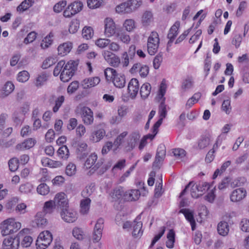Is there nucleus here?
I'll use <instances>...</instances> for the list:
<instances>
[{"mask_svg": "<svg viewBox=\"0 0 249 249\" xmlns=\"http://www.w3.org/2000/svg\"><path fill=\"white\" fill-rule=\"evenodd\" d=\"M105 132L103 129L98 130L93 132L90 136V141L93 142H96L103 138Z\"/></svg>", "mask_w": 249, "mask_h": 249, "instance_id": "c756f323", "label": "nucleus"}, {"mask_svg": "<svg viewBox=\"0 0 249 249\" xmlns=\"http://www.w3.org/2000/svg\"><path fill=\"white\" fill-rule=\"evenodd\" d=\"M36 191L40 195L45 196L49 193L50 188L46 183H43L38 186Z\"/></svg>", "mask_w": 249, "mask_h": 249, "instance_id": "37998d69", "label": "nucleus"}, {"mask_svg": "<svg viewBox=\"0 0 249 249\" xmlns=\"http://www.w3.org/2000/svg\"><path fill=\"white\" fill-rule=\"evenodd\" d=\"M160 44V38L158 33L152 31L147 39V51L150 55H154L157 52Z\"/></svg>", "mask_w": 249, "mask_h": 249, "instance_id": "39448f33", "label": "nucleus"}, {"mask_svg": "<svg viewBox=\"0 0 249 249\" xmlns=\"http://www.w3.org/2000/svg\"><path fill=\"white\" fill-rule=\"evenodd\" d=\"M102 55L105 60L112 67H117L121 63L120 57L110 51L105 50L102 52Z\"/></svg>", "mask_w": 249, "mask_h": 249, "instance_id": "6e6552de", "label": "nucleus"}, {"mask_svg": "<svg viewBox=\"0 0 249 249\" xmlns=\"http://www.w3.org/2000/svg\"><path fill=\"white\" fill-rule=\"evenodd\" d=\"M127 135V132L124 131L120 134L115 140L113 144L116 147V149L118 148L122 144L124 138Z\"/></svg>", "mask_w": 249, "mask_h": 249, "instance_id": "4d7b16f0", "label": "nucleus"}, {"mask_svg": "<svg viewBox=\"0 0 249 249\" xmlns=\"http://www.w3.org/2000/svg\"><path fill=\"white\" fill-rule=\"evenodd\" d=\"M110 40L107 38H99L95 42V44L100 48H104L110 44Z\"/></svg>", "mask_w": 249, "mask_h": 249, "instance_id": "bf43d9fd", "label": "nucleus"}, {"mask_svg": "<svg viewBox=\"0 0 249 249\" xmlns=\"http://www.w3.org/2000/svg\"><path fill=\"white\" fill-rule=\"evenodd\" d=\"M76 172V166L72 163H70L66 167L65 173L68 176L74 175Z\"/></svg>", "mask_w": 249, "mask_h": 249, "instance_id": "5fc2aeb1", "label": "nucleus"}, {"mask_svg": "<svg viewBox=\"0 0 249 249\" xmlns=\"http://www.w3.org/2000/svg\"><path fill=\"white\" fill-rule=\"evenodd\" d=\"M180 26V22L176 21L174 24L170 28L169 32L167 35V37L169 40L167 43L168 46H170L171 43L178 34V30Z\"/></svg>", "mask_w": 249, "mask_h": 249, "instance_id": "6ab92c4d", "label": "nucleus"}, {"mask_svg": "<svg viewBox=\"0 0 249 249\" xmlns=\"http://www.w3.org/2000/svg\"><path fill=\"white\" fill-rule=\"evenodd\" d=\"M140 137L138 132H134L130 135L127 145L126 146L127 151H131L135 147Z\"/></svg>", "mask_w": 249, "mask_h": 249, "instance_id": "412c9836", "label": "nucleus"}, {"mask_svg": "<svg viewBox=\"0 0 249 249\" xmlns=\"http://www.w3.org/2000/svg\"><path fill=\"white\" fill-rule=\"evenodd\" d=\"M247 196V191L244 188L234 189L230 195V200L233 202H240Z\"/></svg>", "mask_w": 249, "mask_h": 249, "instance_id": "ddd939ff", "label": "nucleus"}, {"mask_svg": "<svg viewBox=\"0 0 249 249\" xmlns=\"http://www.w3.org/2000/svg\"><path fill=\"white\" fill-rule=\"evenodd\" d=\"M56 62V59L55 57H49L43 61L42 67L44 69H47L55 64Z\"/></svg>", "mask_w": 249, "mask_h": 249, "instance_id": "3c124183", "label": "nucleus"}, {"mask_svg": "<svg viewBox=\"0 0 249 249\" xmlns=\"http://www.w3.org/2000/svg\"><path fill=\"white\" fill-rule=\"evenodd\" d=\"M104 220L102 218L98 219L97 221L92 235V240L94 243L98 242L101 239L104 228Z\"/></svg>", "mask_w": 249, "mask_h": 249, "instance_id": "9d476101", "label": "nucleus"}, {"mask_svg": "<svg viewBox=\"0 0 249 249\" xmlns=\"http://www.w3.org/2000/svg\"><path fill=\"white\" fill-rule=\"evenodd\" d=\"M19 163V160L16 158L10 159L8 162L9 167L10 171L12 172L16 171L18 167Z\"/></svg>", "mask_w": 249, "mask_h": 249, "instance_id": "09e8293b", "label": "nucleus"}, {"mask_svg": "<svg viewBox=\"0 0 249 249\" xmlns=\"http://www.w3.org/2000/svg\"><path fill=\"white\" fill-rule=\"evenodd\" d=\"M117 37L123 43L128 44L130 41L128 35L124 32H120L117 33Z\"/></svg>", "mask_w": 249, "mask_h": 249, "instance_id": "603ef678", "label": "nucleus"}, {"mask_svg": "<svg viewBox=\"0 0 249 249\" xmlns=\"http://www.w3.org/2000/svg\"><path fill=\"white\" fill-rule=\"evenodd\" d=\"M100 82L98 76L85 78L81 82V86L84 89H88L97 85Z\"/></svg>", "mask_w": 249, "mask_h": 249, "instance_id": "a211bd4d", "label": "nucleus"}, {"mask_svg": "<svg viewBox=\"0 0 249 249\" xmlns=\"http://www.w3.org/2000/svg\"><path fill=\"white\" fill-rule=\"evenodd\" d=\"M30 77L29 72L26 71H22L19 72L17 76V80L18 82L24 83L26 82Z\"/></svg>", "mask_w": 249, "mask_h": 249, "instance_id": "de8ad7c7", "label": "nucleus"}, {"mask_svg": "<svg viewBox=\"0 0 249 249\" xmlns=\"http://www.w3.org/2000/svg\"><path fill=\"white\" fill-rule=\"evenodd\" d=\"M65 101V97L63 95L59 96L55 100V105L53 108L54 113L57 112Z\"/></svg>", "mask_w": 249, "mask_h": 249, "instance_id": "c03bdc74", "label": "nucleus"}, {"mask_svg": "<svg viewBox=\"0 0 249 249\" xmlns=\"http://www.w3.org/2000/svg\"><path fill=\"white\" fill-rule=\"evenodd\" d=\"M21 226V223L16 221L14 218H8L0 224L1 233L2 236L12 234L18 231Z\"/></svg>", "mask_w": 249, "mask_h": 249, "instance_id": "f257e3e1", "label": "nucleus"}, {"mask_svg": "<svg viewBox=\"0 0 249 249\" xmlns=\"http://www.w3.org/2000/svg\"><path fill=\"white\" fill-rule=\"evenodd\" d=\"M165 98H164L160 102L159 107V114L160 117L165 118L167 115V110L166 105L165 104Z\"/></svg>", "mask_w": 249, "mask_h": 249, "instance_id": "79ce46f5", "label": "nucleus"}, {"mask_svg": "<svg viewBox=\"0 0 249 249\" xmlns=\"http://www.w3.org/2000/svg\"><path fill=\"white\" fill-rule=\"evenodd\" d=\"M33 190V185L29 182L21 184L19 187V192L24 194L31 193Z\"/></svg>", "mask_w": 249, "mask_h": 249, "instance_id": "72a5a7b5", "label": "nucleus"}, {"mask_svg": "<svg viewBox=\"0 0 249 249\" xmlns=\"http://www.w3.org/2000/svg\"><path fill=\"white\" fill-rule=\"evenodd\" d=\"M34 3V0H24L18 6L17 11L23 12L31 7Z\"/></svg>", "mask_w": 249, "mask_h": 249, "instance_id": "c9c22d12", "label": "nucleus"}, {"mask_svg": "<svg viewBox=\"0 0 249 249\" xmlns=\"http://www.w3.org/2000/svg\"><path fill=\"white\" fill-rule=\"evenodd\" d=\"M53 200H49L44 203L43 211L45 213H52L55 207Z\"/></svg>", "mask_w": 249, "mask_h": 249, "instance_id": "ea45409f", "label": "nucleus"}, {"mask_svg": "<svg viewBox=\"0 0 249 249\" xmlns=\"http://www.w3.org/2000/svg\"><path fill=\"white\" fill-rule=\"evenodd\" d=\"M97 156L95 153L91 154L85 161L84 166L87 169H89L93 166L92 169L96 171L103 164L102 161H98L96 163Z\"/></svg>", "mask_w": 249, "mask_h": 249, "instance_id": "9b49d317", "label": "nucleus"}, {"mask_svg": "<svg viewBox=\"0 0 249 249\" xmlns=\"http://www.w3.org/2000/svg\"><path fill=\"white\" fill-rule=\"evenodd\" d=\"M210 142V139L206 137H202L199 140L198 146L200 149H203L207 147Z\"/></svg>", "mask_w": 249, "mask_h": 249, "instance_id": "0e129e2a", "label": "nucleus"}, {"mask_svg": "<svg viewBox=\"0 0 249 249\" xmlns=\"http://www.w3.org/2000/svg\"><path fill=\"white\" fill-rule=\"evenodd\" d=\"M113 83L117 88H122L124 87L126 83L125 76L117 73L113 78Z\"/></svg>", "mask_w": 249, "mask_h": 249, "instance_id": "4be33fe9", "label": "nucleus"}, {"mask_svg": "<svg viewBox=\"0 0 249 249\" xmlns=\"http://www.w3.org/2000/svg\"><path fill=\"white\" fill-rule=\"evenodd\" d=\"M142 4V0H127L116 7L118 13L130 14L136 11Z\"/></svg>", "mask_w": 249, "mask_h": 249, "instance_id": "f03ea898", "label": "nucleus"}, {"mask_svg": "<svg viewBox=\"0 0 249 249\" xmlns=\"http://www.w3.org/2000/svg\"><path fill=\"white\" fill-rule=\"evenodd\" d=\"M71 10L74 14H76L80 12L83 9V4L80 1H75L69 5Z\"/></svg>", "mask_w": 249, "mask_h": 249, "instance_id": "e433bc0d", "label": "nucleus"}, {"mask_svg": "<svg viewBox=\"0 0 249 249\" xmlns=\"http://www.w3.org/2000/svg\"><path fill=\"white\" fill-rule=\"evenodd\" d=\"M123 26L126 31L131 32L135 28V21L132 19H126L124 23Z\"/></svg>", "mask_w": 249, "mask_h": 249, "instance_id": "864d4df0", "label": "nucleus"}, {"mask_svg": "<svg viewBox=\"0 0 249 249\" xmlns=\"http://www.w3.org/2000/svg\"><path fill=\"white\" fill-rule=\"evenodd\" d=\"M141 214L137 216L133 221L132 235L134 237H138L142 234L143 231L142 230V223L140 221Z\"/></svg>", "mask_w": 249, "mask_h": 249, "instance_id": "f3484780", "label": "nucleus"}, {"mask_svg": "<svg viewBox=\"0 0 249 249\" xmlns=\"http://www.w3.org/2000/svg\"><path fill=\"white\" fill-rule=\"evenodd\" d=\"M211 187V185L206 182L200 181L198 184L196 185L194 189H196L198 192L202 193L203 191L208 190Z\"/></svg>", "mask_w": 249, "mask_h": 249, "instance_id": "49530a36", "label": "nucleus"}, {"mask_svg": "<svg viewBox=\"0 0 249 249\" xmlns=\"http://www.w3.org/2000/svg\"><path fill=\"white\" fill-rule=\"evenodd\" d=\"M117 73L116 71L111 68H107L104 71L105 76L107 81H109L112 78L113 79Z\"/></svg>", "mask_w": 249, "mask_h": 249, "instance_id": "8fccbe9b", "label": "nucleus"}, {"mask_svg": "<svg viewBox=\"0 0 249 249\" xmlns=\"http://www.w3.org/2000/svg\"><path fill=\"white\" fill-rule=\"evenodd\" d=\"M72 234L73 236L78 240L83 239V231L79 228L75 227L72 230Z\"/></svg>", "mask_w": 249, "mask_h": 249, "instance_id": "338daca9", "label": "nucleus"}, {"mask_svg": "<svg viewBox=\"0 0 249 249\" xmlns=\"http://www.w3.org/2000/svg\"><path fill=\"white\" fill-rule=\"evenodd\" d=\"M71 48L72 43L71 42H66L61 44L57 48L58 54L64 56L71 51Z\"/></svg>", "mask_w": 249, "mask_h": 249, "instance_id": "393cba45", "label": "nucleus"}, {"mask_svg": "<svg viewBox=\"0 0 249 249\" xmlns=\"http://www.w3.org/2000/svg\"><path fill=\"white\" fill-rule=\"evenodd\" d=\"M95 189V184L91 183L86 186L85 188L82 191L81 195L85 198H89L88 197L92 194Z\"/></svg>", "mask_w": 249, "mask_h": 249, "instance_id": "c85d7f7f", "label": "nucleus"}, {"mask_svg": "<svg viewBox=\"0 0 249 249\" xmlns=\"http://www.w3.org/2000/svg\"><path fill=\"white\" fill-rule=\"evenodd\" d=\"M36 143L35 138H28L22 142L18 143L16 146V149L18 150L29 149L33 147Z\"/></svg>", "mask_w": 249, "mask_h": 249, "instance_id": "aec40b11", "label": "nucleus"}, {"mask_svg": "<svg viewBox=\"0 0 249 249\" xmlns=\"http://www.w3.org/2000/svg\"><path fill=\"white\" fill-rule=\"evenodd\" d=\"M58 156L62 159H67L69 156V151L66 145L60 147L57 151Z\"/></svg>", "mask_w": 249, "mask_h": 249, "instance_id": "f704fd0d", "label": "nucleus"}, {"mask_svg": "<svg viewBox=\"0 0 249 249\" xmlns=\"http://www.w3.org/2000/svg\"><path fill=\"white\" fill-rule=\"evenodd\" d=\"M14 89V85L11 82L8 81L2 87V94L4 96H7L12 92Z\"/></svg>", "mask_w": 249, "mask_h": 249, "instance_id": "473e14b6", "label": "nucleus"}, {"mask_svg": "<svg viewBox=\"0 0 249 249\" xmlns=\"http://www.w3.org/2000/svg\"><path fill=\"white\" fill-rule=\"evenodd\" d=\"M79 86V82L77 81L72 82L67 88V92L69 94H72L78 89Z\"/></svg>", "mask_w": 249, "mask_h": 249, "instance_id": "6e6d98bb", "label": "nucleus"}, {"mask_svg": "<svg viewBox=\"0 0 249 249\" xmlns=\"http://www.w3.org/2000/svg\"><path fill=\"white\" fill-rule=\"evenodd\" d=\"M66 5V0L60 1L54 5L53 6V11L56 13H59L62 11L63 9Z\"/></svg>", "mask_w": 249, "mask_h": 249, "instance_id": "e2e57ef3", "label": "nucleus"}, {"mask_svg": "<svg viewBox=\"0 0 249 249\" xmlns=\"http://www.w3.org/2000/svg\"><path fill=\"white\" fill-rule=\"evenodd\" d=\"M12 119L15 123L17 124H21L23 121L24 115L17 109L13 114Z\"/></svg>", "mask_w": 249, "mask_h": 249, "instance_id": "a19ab883", "label": "nucleus"}, {"mask_svg": "<svg viewBox=\"0 0 249 249\" xmlns=\"http://www.w3.org/2000/svg\"><path fill=\"white\" fill-rule=\"evenodd\" d=\"M53 201L55 206L61 211L69 207L68 200L67 196L64 193H57L54 198Z\"/></svg>", "mask_w": 249, "mask_h": 249, "instance_id": "1a4fd4ad", "label": "nucleus"}, {"mask_svg": "<svg viewBox=\"0 0 249 249\" xmlns=\"http://www.w3.org/2000/svg\"><path fill=\"white\" fill-rule=\"evenodd\" d=\"M162 61V53H160L155 57L153 60V64L154 68L155 69H158L160 67Z\"/></svg>", "mask_w": 249, "mask_h": 249, "instance_id": "052dcab7", "label": "nucleus"}, {"mask_svg": "<svg viewBox=\"0 0 249 249\" xmlns=\"http://www.w3.org/2000/svg\"><path fill=\"white\" fill-rule=\"evenodd\" d=\"M53 236L48 231L41 232L36 240V246L37 249H45L52 242Z\"/></svg>", "mask_w": 249, "mask_h": 249, "instance_id": "423d86ee", "label": "nucleus"}, {"mask_svg": "<svg viewBox=\"0 0 249 249\" xmlns=\"http://www.w3.org/2000/svg\"><path fill=\"white\" fill-rule=\"evenodd\" d=\"M45 213L43 212H38L35 217V221L38 227H43L47 223V220L45 218Z\"/></svg>", "mask_w": 249, "mask_h": 249, "instance_id": "b1692460", "label": "nucleus"}, {"mask_svg": "<svg viewBox=\"0 0 249 249\" xmlns=\"http://www.w3.org/2000/svg\"><path fill=\"white\" fill-rule=\"evenodd\" d=\"M218 233L223 236L227 235L229 231V226L225 221L220 222L217 227Z\"/></svg>", "mask_w": 249, "mask_h": 249, "instance_id": "5701e85b", "label": "nucleus"}, {"mask_svg": "<svg viewBox=\"0 0 249 249\" xmlns=\"http://www.w3.org/2000/svg\"><path fill=\"white\" fill-rule=\"evenodd\" d=\"M79 28V21L77 20H72L70 23L69 31L70 33L74 34L78 31Z\"/></svg>", "mask_w": 249, "mask_h": 249, "instance_id": "680f3d73", "label": "nucleus"}, {"mask_svg": "<svg viewBox=\"0 0 249 249\" xmlns=\"http://www.w3.org/2000/svg\"><path fill=\"white\" fill-rule=\"evenodd\" d=\"M179 213H183L191 226L192 231L196 229V223L194 218V212L189 209H182L179 211Z\"/></svg>", "mask_w": 249, "mask_h": 249, "instance_id": "dca6fc26", "label": "nucleus"}, {"mask_svg": "<svg viewBox=\"0 0 249 249\" xmlns=\"http://www.w3.org/2000/svg\"><path fill=\"white\" fill-rule=\"evenodd\" d=\"M90 203L91 200L90 198H85V199L81 200L80 213H81L85 214L88 213L90 208Z\"/></svg>", "mask_w": 249, "mask_h": 249, "instance_id": "cd10ccee", "label": "nucleus"}, {"mask_svg": "<svg viewBox=\"0 0 249 249\" xmlns=\"http://www.w3.org/2000/svg\"><path fill=\"white\" fill-rule=\"evenodd\" d=\"M153 19V14L151 11H145L142 17V22L143 26H147Z\"/></svg>", "mask_w": 249, "mask_h": 249, "instance_id": "2f4dec72", "label": "nucleus"}, {"mask_svg": "<svg viewBox=\"0 0 249 249\" xmlns=\"http://www.w3.org/2000/svg\"><path fill=\"white\" fill-rule=\"evenodd\" d=\"M53 37V35L52 33H50L42 40L40 45L42 49H46L52 45L53 41L52 39Z\"/></svg>", "mask_w": 249, "mask_h": 249, "instance_id": "4c0bfd02", "label": "nucleus"}, {"mask_svg": "<svg viewBox=\"0 0 249 249\" xmlns=\"http://www.w3.org/2000/svg\"><path fill=\"white\" fill-rule=\"evenodd\" d=\"M60 215L63 220L67 223H73L77 219L76 212L68 208L61 211Z\"/></svg>", "mask_w": 249, "mask_h": 249, "instance_id": "f8f14e48", "label": "nucleus"}, {"mask_svg": "<svg viewBox=\"0 0 249 249\" xmlns=\"http://www.w3.org/2000/svg\"><path fill=\"white\" fill-rule=\"evenodd\" d=\"M76 113L80 114L85 125H89L93 123V112L89 107L86 106L78 107L76 108Z\"/></svg>", "mask_w": 249, "mask_h": 249, "instance_id": "20e7f679", "label": "nucleus"}, {"mask_svg": "<svg viewBox=\"0 0 249 249\" xmlns=\"http://www.w3.org/2000/svg\"><path fill=\"white\" fill-rule=\"evenodd\" d=\"M22 230L18 234L13 238L8 236L5 238L2 243V249H18L20 243V237L23 235L24 231Z\"/></svg>", "mask_w": 249, "mask_h": 249, "instance_id": "0eeeda50", "label": "nucleus"}, {"mask_svg": "<svg viewBox=\"0 0 249 249\" xmlns=\"http://www.w3.org/2000/svg\"><path fill=\"white\" fill-rule=\"evenodd\" d=\"M241 230L244 232H249V220L247 219H243L240 223Z\"/></svg>", "mask_w": 249, "mask_h": 249, "instance_id": "774afa93", "label": "nucleus"}, {"mask_svg": "<svg viewBox=\"0 0 249 249\" xmlns=\"http://www.w3.org/2000/svg\"><path fill=\"white\" fill-rule=\"evenodd\" d=\"M167 241L166 242V247L169 249L174 247L175 241V233L173 229L170 230L167 235Z\"/></svg>", "mask_w": 249, "mask_h": 249, "instance_id": "7c9ffc66", "label": "nucleus"}, {"mask_svg": "<svg viewBox=\"0 0 249 249\" xmlns=\"http://www.w3.org/2000/svg\"><path fill=\"white\" fill-rule=\"evenodd\" d=\"M124 192L123 188L117 187L114 189L110 194V196L113 201H116L120 199L124 195Z\"/></svg>", "mask_w": 249, "mask_h": 249, "instance_id": "58836bf2", "label": "nucleus"}, {"mask_svg": "<svg viewBox=\"0 0 249 249\" xmlns=\"http://www.w3.org/2000/svg\"><path fill=\"white\" fill-rule=\"evenodd\" d=\"M65 65V61L63 60L60 61L56 65L53 70V75L55 76H58L59 74H61L63 71V68Z\"/></svg>", "mask_w": 249, "mask_h": 249, "instance_id": "13d9d810", "label": "nucleus"}, {"mask_svg": "<svg viewBox=\"0 0 249 249\" xmlns=\"http://www.w3.org/2000/svg\"><path fill=\"white\" fill-rule=\"evenodd\" d=\"M105 34L107 37H110L115 34L116 27L113 20L107 18L105 21Z\"/></svg>", "mask_w": 249, "mask_h": 249, "instance_id": "2eb2a0df", "label": "nucleus"}, {"mask_svg": "<svg viewBox=\"0 0 249 249\" xmlns=\"http://www.w3.org/2000/svg\"><path fill=\"white\" fill-rule=\"evenodd\" d=\"M47 74L45 72H43L39 74L36 78L34 81V84L36 87L40 88L44 85L45 82L47 81Z\"/></svg>", "mask_w": 249, "mask_h": 249, "instance_id": "bb28decb", "label": "nucleus"}, {"mask_svg": "<svg viewBox=\"0 0 249 249\" xmlns=\"http://www.w3.org/2000/svg\"><path fill=\"white\" fill-rule=\"evenodd\" d=\"M139 89V81L136 78H132L128 83L127 90L130 97L134 99L137 96Z\"/></svg>", "mask_w": 249, "mask_h": 249, "instance_id": "4468645a", "label": "nucleus"}, {"mask_svg": "<svg viewBox=\"0 0 249 249\" xmlns=\"http://www.w3.org/2000/svg\"><path fill=\"white\" fill-rule=\"evenodd\" d=\"M165 231V228L164 227H162L161 228V231H160V232L156 235L154 238L153 239L151 245L149 247V248H152L154 245L155 244V243L161 237V236L163 235Z\"/></svg>", "mask_w": 249, "mask_h": 249, "instance_id": "69168bd1", "label": "nucleus"}, {"mask_svg": "<svg viewBox=\"0 0 249 249\" xmlns=\"http://www.w3.org/2000/svg\"><path fill=\"white\" fill-rule=\"evenodd\" d=\"M82 35L86 39H90L93 36V30L90 27H85L83 29Z\"/></svg>", "mask_w": 249, "mask_h": 249, "instance_id": "a18cd8bd", "label": "nucleus"}, {"mask_svg": "<svg viewBox=\"0 0 249 249\" xmlns=\"http://www.w3.org/2000/svg\"><path fill=\"white\" fill-rule=\"evenodd\" d=\"M151 90V85L148 83H144L140 89V93L143 99H146L149 95Z\"/></svg>", "mask_w": 249, "mask_h": 249, "instance_id": "a878e982", "label": "nucleus"}, {"mask_svg": "<svg viewBox=\"0 0 249 249\" xmlns=\"http://www.w3.org/2000/svg\"><path fill=\"white\" fill-rule=\"evenodd\" d=\"M77 63L73 60L68 61L63 68V71L61 73L60 78L64 82H67L74 75L77 70Z\"/></svg>", "mask_w": 249, "mask_h": 249, "instance_id": "7ed1b4c3", "label": "nucleus"}]
</instances>
